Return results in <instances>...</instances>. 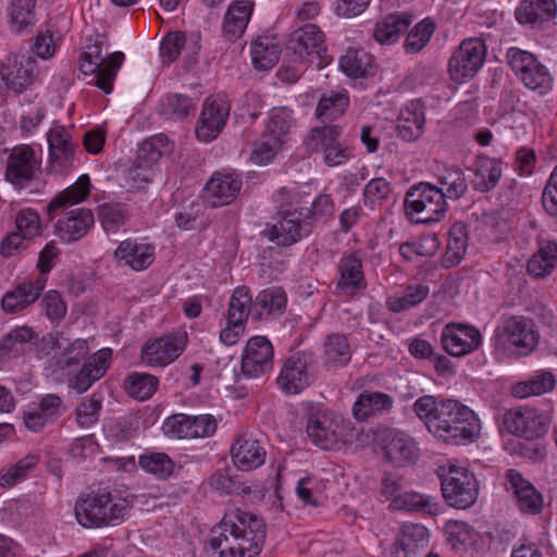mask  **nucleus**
<instances>
[{
  "label": "nucleus",
  "mask_w": 557,
  "mask_h": 557,
  "mask_svg": "<svg viewBox=\"0 0 557 557\" xmlns=\"http://www.w3.org/2000/svg\"><path fill=\"white\" fill-rule=\"evenodd\" d=\"M265 542L264 521L236 509L211 530L205 545L208 557H258Z\"/></svg>",
  "instance_id": "nucleus-1"
},
{
  "label": "nucleus",
  "mask_w": 557,
  "mask_h": 557,
  "mask_svg": "<svg viewBox=\"0 0 557 557\" xmlns=\"http://www.w3.org/2000/svg\"><path fill=\"white\" fill-rule=\"evenodd\" d=\"M89 187L90 181L88 175H82L73 185L59 193L47 207L51 219H53V212L64 209V212L55 223V234L65 243L83 238L94 225L95 219L91 210L86 208L69 210V208L84 201L88 197Z\"/></svg>",
  "instance_id": "nucleus-2"
},
{
  "label": "nucleus",
  "mask_w": 557,
  "mask_h": 557,
  "mask_svg": "<svg viewBox=\"0 0 557 557\" xmlns=\"http://www.w3.org/2000/svg\"><path fill=\"white\" fill-rule=\"evenodd\" d=\"M429 431L446 443L460 445L478 438L481 424L469 407L456 399H443L437 414L429 422Z\"/></svg>",
  "instance_id": "nucleus-3"
},
{
  "label": "nucleus",
  "mask_w": 557,
  "mask_h": 557,
  "mask_svg": "<svg viewBox=\"0 0 557 557\" xmlns=\"http://www.w3.org/2000/svg\"><path fill=\"white\" fill-rule=\"evenodd\" d=\"M131 503L106 490L92 491L77 498L74 506L76 521L86 529L120 525L128 513Z\"/></svg>",
  "instance_id": "nucleus-4"
},
{
  "label": "nucleus",
  "mask_w": 557,
  "mask_h": 557,
  "mask_svg": "<svg viewBox=\"0 0 557 557\" xmlns=\"http://www.w3.org/2000/svg\"><path fill=\"white\" fill-rule=\"evenodd\" d=\"M493 337L496 359L527 357L535 350L540 338L533 320L521 315L503 320Z\"/></svg>",
  "instance_id": "nucleus-5"
},
{
  "label": "nucleus",
  "mask_w": 557,
  "mask_h": 557,
  "mask_svg": "<svg viewBox=\"0 0 557 557\" xmlns=\"http://www.w3.org/2000/svg\"><path fill=\"white\" fill-rule=\"evenodd\" d=\"M404 206L408 219L417 224L438 222L447 211L443 189L429 183H420L410 187L406 194Z\"/></svg>",
  "instance_id": "nucleus-6"
},
{
  "label": "nucleus",
  "mask_w": 557,
  "mask_h": 557,
  "mask_svg": "<svg viewBox=\"0 0 557 557\" xmlns=\"http://www.w3.org/2000/svg\"><path fill=\"white\" fill-rule=\"evenodd\" d=\"M441 488L446 503L457 509L471 507L479 495L475 475L467 468L447 465L440 468Z\"/></svg>",
  "instance_id": "nucleus-7"
},
{
  "label": "nucleus",
  "mask_w": 557,
  "mask_h": 557,
  "mask_svg": "<svg viewBox=\"0 0 557 557\" xmlns=\"http://www.w3.org/2000/svg\"><path fill=\"white\" fill-rule=\"evenodd\" d=\"M507 61L527 88L540 95L552 90L553 77L548 69L533 53L519 48H510L507 52Z\"/></svg>",
  "instance_id": "nucleus-8"
},
{
  "label": "nucleus",
  "mask_w": 557,
  "mask_h": 557,
  "mask_svg": "<svg viewBox=\"0 0 557 557\" xmlns=\"http://www.w3.org/2000/svg\"><path fill=\"white\" fill-rule=\"evenodd\" d=\"M124 59V53L120 51L102 55L101 48L94 45L82 53L79 70L85 75H92L94 84L106 94H110Z\"/></svg>",
  "instance_id": "nucleus-9"
},
{
  "label": "nucleus",
  "mask_w": 557,
  "mask_h": 557,
  "mask_svg": "<svg viewBox=\"0 0 557 557\" xmlns=\"http://www.w3.org/2000/svg\"><path fill=\"white\" fill-rule=\"evenodd\" d=\"M486 51L485 41L482 38L465 39L448 61L450 79L457 84L472 79L485 61Z\"/></svg>",
  "instance_id": "nucleus-10"
},
{
  "label": "nucleus",
  "mask_w": 557,
  "mask_h": 557,
  "mask_svg": "<svg viewBox=\"0 0 557 557\" xmlns=\"http://www.w3.org/2000/svg\"><path fill=\"white\" fill-rule=\"evenodd\" d=\"M41 173V160L28 145L16 146L7 159L4 177L17 190L37 180Z\"/></svg>",
  "instance_id": "nucleus-11"
},
{
  "label": "nucleus",
  "mask_w": 557,
  "mask_h": 557,
  "mask_svg": "<svg viewBox=\"0 0 557 557\" xmlns=\"http://www.w3.org/2000/svg\"><path fill=\"white\" fill-rule=\"evenodd\" d=\"M374 442L383 458L396 467L408 466L418 459L419 450L414 440L401 431L381 430L376 433Z\"/></svg>",
  "instance_id": "nucleus-12"
},
{
  "label": "nucleus",
  "mask_w": 557,
  "mask_h": 557,
  "mask_svg": "<svg viewBox=\"0 0 557 557\" xmlns=\"http://www.w3.org/2000/svg\"><path fill=\"white\" fill-rule=\"evenodd\" d=\"M504 428L525 440L542 437L548 430L547 417L535 408L521 406L510 409L503 417Z\"/></svg>",
  "instance_id": "nucleus-13"
},
{
  "label": "nucleus",
  "mask_w": 557,
  "mask_h": 557,
  "mask_svg": "<svg viewBox=\"0 0 557 557\" xmlns=\"http://www.w3.org/2000/svg\"><path fill=\"white\" fill-rule=\"evenodd\" d=\"M112 350L102 348L89 356L78 370H71L64 373L66 385L76 394L86 393L97 381H99L110 368Z\"/></svg>",
  "instance_id": "nucleus-14"
},
{
  "label": "nucleus",
  "mask_w": 557,
  "mask_h": 557,
  "mask_svg": "<svg viewBox=\"0 0 557 557\" xmlns=\"http://www.w3.org/2000/svg\"><path fill=\"white\" fill-rule=\"evenodd\" d=\"M312 358L306 352H296L286 359L276 380L286 394H298L313 381Z\"/></svg>",
  "instance_id": "nucleus-15"
},
{
  "label": "nucleus",
  "mask_w": 557,
  "mask_h": 557,
  "mask_svg": "<svg viewBox=\"0 0 557 557\" xmlns=\"http://www.w3.org/2000/svg\"><path fill=\"white\" fill-rule=\"evenodd\" d=\"M186 344V332L166 334L145 344L141 349V360L151 367H165L183 354Z\"/></svg>",
  "instance_id": "nucleus-16"
},
{
  "label": "nucleus",
  "mask_w": 557,
  "mask_h": 557,
  "mask_svg": "<svg viewBox=\"0 0 557 557\" xmlns=\"http://www.w3.org/2000/svg\"><path fill=\"white\" fill-rule=\"evenodd\" d=\"M274 350L265 336L251 337L242 356V373L248 379H258L273 368Z\"/></svg>",
  "instance_id": "nucleus-17"
},
{
  "label": "nucleus",
  "mask_w": 557,
  "mask_h": 557,
  "mask_svg": "<svg viewBox=\"0 0 557 557\" xmlns=\"http://www.w3.org/2000/svg\"><path fill=\"white\" fill-rule=\"evenodd\" d=\"M38 62L34 57L12 54L2 65L1 76L8 88L22 92L39 77Z\"/></svg>",
  "instance_id": "nucleus-18"
},
{
  "label": "nucleus",
  "mask_w": 557,
  "mask_h": 557,
  "mask_svg": "<svg viewBox=\"0 0 557 557\" xmlns=\"http://www.w3.org/2000/svg\"><path fill=\"white\" fill-rule=\"evenodd\" d=\"M307 433L320 448L336 449L344 437V425L339 419L327 412L311 414L307 422Z\"/></svg>",
  "instance_id": "nucleus-19"
},
{
  "label": "nucleus",
  "mask_w": 557,
  "mask_h": 557,
  "mask_svg": "<svg viewBox=\"0 0 557 557\" xmlns=\"http://www.w3.org/2000/svg\"><path fill=\"white\" fill-rule=\"evenodd\" d=\"M444 350L454 357H463L482 344V334L471 325L448 323L441 334Z\"/></svg>",
  "instance_id": "nucleus-20"
},
{
  "label": "nucleus",
  "mask_w": 557,
  "mask_h": 557,
  "mask_svg": "<svg viewBox=\"0 0 557 557\" xmlns=\"http://www.w3.org/2000/svg\"><path fill=\"white\" fill-rule=\"evenodd\" d=\"M298 60L315 55L323 62L326 53L325 35L315 24H306L294 30L286 44Z\"/></svg>",
  "instance_id": "nucleus-21"
},
{
  "label": "nucleus",
  "mask_w": 557,
  "mask_h": 557,
  "mask_svg": "<svg viewBox=\"0 0 557 557\" xmlns=\"http://www.w3.org/2000/svg\"><path fill=\"white\" fill-rule=\"evenodd\" d=\"M230 103L223 98L208 99L202 108L196 135L202 141H211L223 129L230 115Z\"/></svg>",
  "instance_id": "nucleus-22"
},
{
  "label": "nucleus",
  "mask_w": 557,
  "mask_h": 557,
  "mask_svg": "<svg viewBox=\"0 0 557 557\" xmlns=\"http://www.w3.org/2000/svg\"><path fill=\"white\" fill-rule=\"evenodd\" d=\"M240 188L242 180L237 175L215 172L205 186L203 201L211 208L230 205Z\"/></svg>",
  "instance_id": "nucleus-23"
},
{
  "label": "nucleus",
  "mask_w": 557,
  "mask_h": 557,
  "mask_svg": "<svg viewBox=\"0 0 557 557\" xmlns=\"http://www.w3.org/2000/svg\"><path fill=\"white\" fill-rule=\"evenodd\" d=\"M64 411L63 399L57 394H47L40 398L37 408L24 412V424L29 431L39 432L47 423L59 419Z\"/></svg>",
  "instance_id": "nucleus-24"
},
{
  "label": "nucleus",
  "mask_w": 557,
  "mask_h": 557,
  "mask_svg": "<svg viewBox=\"0 0 557 557\" xmlns=\"http://www.w3.org/2000/svg\"><path fill=\"white\" fill-rule=\"evenodd\" d=\"M232 460L234 466L242 471H250L264 463L265 449L260 442L251 435H239L232 445Z\"/></svg>",
  "instance_id": "nucleus-25"
},
{
  "label": "nucleus",
  "mask_w": 557,
  "mask_h": 557,
  "mask_svg": "<svg viewBox=\"0 0 557 557\" xmlns=\"http://www.w3.org/2000/svg\"><path fill=\"white\" fill-rule=\"evenodd\" d=\"M339 278L336 284L337 294L352 297L367 286L362 260L356 253L344 256L337 267Z\"/></svg>",
  "instance_id": "nucleus-26"
},
{
  "label": "nucleus",
  "mask_w": 557,
  "mask_h": 557,
  "mask_svg": "<svg viewBox=\"0 0 557 557\" xmlns=\"http://www.w3.org/2000/svg\"><path fill=\"white\" fill-rule=\"evenodd\" d=\"M46 282L47 280L44 276L22 282L3 296L1 301L3 310L15 313L25 309L39 298Z\"/></svg>",
  "instance_id": "nucleus-27"
},
{
  "label": "nucleus",
  "mask_w": 557,
  "mask_h": 557,
  "mask_svg": "<svg viewBox=\"0 0 557 557\" xmlns=\"http://www.w3.org/2000/svg\"><path fill=\"white\" fill-rule=\"evenodd\" d=\"M445 533L447 544L457 554L481 552L484 547L483 537L466 522L449 521L445 527Z\"/></svg>",
  "instance_id": "nucleus-28"
},
{
  "label": "nucleus",
  "mask_w": 557,
  "mask_h": 557,
  "mask_svg": "<svg viewBox=\"0 0 557 557\" xmlns=\"http://www.w3.org/2000/svg\"><path fill=\"white\" fill-rule=\"evenodd\" d=\"M286 212L287 214L282 220L263 231L271 242L283 247L292 246L308 234L300 223V213L289 210Z\"/></svg>",
  "instance_id": "nucleus-29"
},
{
  "label": "nucleus",
  "mask_w": 557,
  "mask_h": 557,
  "mask_svg": "<svg viewBox=\"0 0 557 557\" xmlns=\"http://www.w3.org/2000/svg\"><path fill=\"white\" fill-rule=\"evenodd\" d=\"M425 125L424 107L419 100L410 101L400 110L397 122V135L405 141L418 140Z\"/></svg>",
  "instance_id": "nucleus-30"
},
{
  "label": "nucleus",
  "mask_w": 557,
  "mask_h": 557,
  "mask_svg": "<svg viewBox=\"0 0 557 557\" xmlns=\"http://www.w3.org/2000/svg\"><path fill=\"white\" fill-rule=\"evenodd\" d=\"M506 480L509 484L508 488L512 490L517 497L521 511L535 515L542 510V495L518 471L513 469L508 470L506 472Z\"/></svg>",
  "instance_id": "nucleus-31"
},
{
  "label": "nucleus",
  "mask_w": 557,
  "mask_h": 557,
  "mask_svg": "<svg viewBox=\"0 0 557 557\" xmlns=\"http://www.w3.org/2000/svg\"><path fill=\"white\" fill-rule=\"evenodd\" d=\"M513 185L515 181L512 180L500 195L502 208L495 209L492 216H490V232L495 233V242H500L507 237L515 224L516 211L512 207L515 201Z\"/></svg>",
  "instance_id": "nucleus-32"
},
{
  "label": "nucleus",
  "mask_w": 557,
  "mask_h": 557,
  "mask_svg": "<svg viewBox=\"0 0 557 557\" xmlns=\"http://www.w3.org/2000/svg\"><path fill=\"white\" fill-rule=\"evenodd\" d=\"M252 11L253 2L250 0H236L231 3L222 26L223 34L230 41H235L243 36Z\"/></svg>",
  "instance_id": "nucleus-33"
},
{
  "label": "nucleus",
  "mask_w": 557,
  "mask_h": 557,
  "mask_svg": "<svg viewBox=\"0 0 557 557\" xmlns=\"http://www.w3.org/2000/svg\"><path fill=\"white\" fill-rule=\"evenodd\" d=\"M394 406L393 398L382 392L363 391L352 406L356 420L367 421L371 417L389 412Z\"/></svg>",
  "instance_id": "nucleus-34"
},
{
  "label": "nucleus",
  "mask_w": 557,
  "mask_h": 557,
  "mask_svg": "<svg viewBox=\"0 0 557 557\" xmlns=\"http://www.w3.org/2000/svg\"><path fill=\"white\" fill-rule=\"evenodd\" d=\"M555 0H522L516 9V18L520 24L541 26L556 14Z\"/></svg>",
  "instance_id": "nucleus-35"
},
{
  "label": "nucleus",
  "mask_w": 557,
  "mask_h": 557,
  "mask_svg": "<svg viewBox=\"0 0 557 557\" xmlns=\"http://www.w3.org/2000/svg\"><path fill=\"white\" fill-rule=\"evenodd\" d=\"M287 297L280 287H270L261 290L251 307L252 318L260 320L263 317H281L286 308Z\"/></svg>",
  "instance_id": "nucleus-36"
},
{
  "label": "nucleus",
  "mask_w": 557,
  "mask_h": 557,
  "mask_svg": "<svg viewBox=\"0 0 557 557\" xmlns=\"http://www.w3.org/2000/svg\"><path fill=\"white\" fill-rule=\"evenodd\" d=\"M429 544V531L421 524H406L403 527L400 535L394 543L395 557H410L420 548H425Z\"/></svg>",
  "instance_id": "nucleus-37"
},
{
  "label": "nucleus",
  "mask_w": 557,
  "mask_h": 557,
  "mask_svg": "<svg viewBox=\"0 0 557 557\" xmlns=\"http://www.w3.org/2000/svg\"><path fill=\"white\" fill-rule=\"evenodd\" d=\"M55 347L59 351L53 356L54 366L63 374L88 359L89 347L85 339L77 338L66 346L57 339Z\"/></svg>",
  "instance_id": "nucleus-38"
},
{
  "label": "nucleus",
  "mask_w": 557,
  "mask_h": 557,
  "mask_svg": "<svg viewBox=\"0 0 557 557\" xmlns=\"http://www.w3.org/2000/svg\"><path fill=\"white\" fill-rule=\"evenodd\" d=\"M115 258L135 271L148 268L153 261V248L149 245L136 244L129 239L123 240L117 246Z\"/></svg>",
  "instance_id": "nucleus-39"
},
{
  "label": "nucleus",
  "mask_w": 557,
  "mask_h": 557,
  "mask_svg": "<svg viewBox=\"0 0 557 557\" xmlns=\"http://www.w3.org/2000/svg\"><path fill=\"white\" fill-rule=\"evenodd\" d=\"M37 0H10L7 14L9 26L15 34L30 30L36 24Z\"/></svg>",
  "instance_id": "nucleus-40"
},
{
  "label": "nucleus",
  "mask_w": 557,
  "mask_h": 557,
  "mask_svg": "<svg viewBox=\"0 0 557 557\" xmlns=\"http://www.w3.org/2000/svg\"><path fill=\"white\" fill-rule=\"evenodd\" d=\"M556 385L555 375L549 370H539L529 379L519 381L511 386V395L522 399L549 393Z\"/></svg>",
  "instance_id": "nucleus-41"
},
{
  "label": "nucleus",
  "mask_w": 557,
  "mask_h": 557,
  "mask_svg": "<svg viewBox=\"0 0 557 557\" xmlns=\"http://www.w3.org/2000/svg\"><path fill=\"white\" fill-rule=\"evenodd\" d=\"M468 247L466 224L456 222L449 230L447 246L442 258V265L450 269L458 265L463 259Z\"/></svg>",
  "instance_id": "nucleus-42"
},
{
  "label": "nucleus",
  "mask_w": 557,
  "mask_h": 557,
  "mask_svg": "<svg viewBox=\"0 0 557 557\" xmlns=\"http://www.w3.org/2000/svg\"><path fill=\"white\" fill-rule=\"evenodd\" d=\"M51 166L55 170H62L71 164L74 149L70 141V136L63 127H57L50 131L48 135Z\"/></svg>",
  "instance_id": "nucleus-43"
},
{
  "label": "nucleus",
  "mask_w": 557,
  "mask_h": 557,
  "mask_svg": "<svg viewBox=\"0 0 557 557\" xmlns=\"http://www.w3.org/2000/svg\"><path fill=\"white\" fill-rule=\"evenodd\" d=\"M410 23V16L406 14H389L375 24L373 37L381 45H391L408 29Z\"/></svg>",
  "instance_id": "nucleus-44"
},
{
  "label": "nucleus",
  "mask_w": 557,
  "mask_h": 557,
  "mask_svg": "<svg viewBox=\"0 0 557 557\" xmlns=\"http://www.w3.org/2000/svg\"><path fill=\"white\" fill-rule=\"evenodd\" d=\"M349 104L347 91H332L320 98L315 109V116L324 125L332 124L333 121L341 117Z\"/></svg>",
  "instance_id": "nucleus-45"
},
{
  "label": "nucleus",
  "mask_w": 557,
  "mask_h": 557,
  "mask_svg": "<svg viewBox=\"0 0 557 557\" xmlns=\"http://www.w3.org/2000/svg\"><path fill=\"white\" fill-rule=\"evenodd\" d=\"M250 54L257 70L269 71L278 62L281 49L274 39L264 36L252 42Z\"/></svg>",
  "instance_id": "nucleus-46"
},
{
  "label": "nucleus",
  "mask_w": 557,
  "mask_h": 557,
  "mask_svg": "<svg viewBox=\"0 0 557 557\" xmlns=\"http://www.w3.org/2000/svg\"><path fill=\"white\" fill-rule=\"evenodd\" d=\"M557 263V244L546 242L541 245L539 250L528 262V272L534 277H544L548 275Z\"/></svg>",
  "instance_id": "nucleus-47"
},
{
  "label": "nucleus",
  "mask_w": 557,
  "mask_h": 557,
  "mask_svg": "<svg viewBox=\"0 0 557 557\" xmlns=\"http://www.w3.org/2000/svg\"><path fill=\"white\" fill-rule=\"evenodd\" d=\"M351 358V349L345 335L334 333L324 342V359L329 367H344Z\"/></svg>",
  "instance_id": "nucleus-48"
},
{
  "label": "nucleus",
  "mask_w": 557,
  "mask_h": 557,
  "mask_svg": "<svg viewBox=\"0 0 557 557\" xmlns=\"http://www.w3.org/2000/svg\"><path fill=\"white\" fill-rule=\"evenodd\" d=\"M196 102L182 94H169L160 102V112L172 120H184L195 113Z\"/></svg>",
  "instance_id": "nucleus-49"
},
{
  "label": "nucleus",
  "mask_w": 557,
  "mask_h": 557,
  "mask_svg": "<svg viewBox=\"0 0 557 557\" xmlns=\"http://www.w3.org/2000/svg\"><path fill=\"white\" fill-rule=\"evenodd\" d=\"M444 193V199H459L468 189L463 172L458 168H444L437 175Z\"/></svg>",
  "instance_id": "nucleus-50"
},
{
  "label": "nucleus",
  "mask_w": 557,
  "mask_h": 557,
  "mask_svg": "<svg viewBox=\"0 0 557 557\" xmlns=\"http://www.w3.org/2000/svg\"><path fill=\"white\" fill-rule=\"evenodd\" d=\"M342 128L335 124L313 127L305 140L306 148L311 152H325L339 139Z\"/></svg>",
  "instance_id": "nucleus-51"
},
{
  "label": "nucleus",
  "mask_w": 557,
  "mask_h": 557,
  "mask_svg": "<svg viewBox=\"0 0 557 557\" xmlns=\"http://www.w3.org/2000/svg\"><path fill=\"white\" fill-rule=\"evenodd\" d=\"M293 123V113L286 108H275L271 110L265 129L262 133L273 139L284 144L287 139Z\"/></svg>",
  "instance_id": "nucleus-52"
},
{
  "label": "nucleus",
  "mask_w": 557,
  "mask_h": 557,
  "mask_svg": "<svg viewBox=\"0 0 557 557\" xmlns=\"http://www.w3.org/2000/svg\"><path fill=\"white\" fill-rule=\"evenodd\" d=\"M372 66L371 55L364 51L347 50L339 59V69L349 77L359 78L369 74Z\"/></svg>",
  "instance_id": "nucleus-53"
},
{
  "label": "nucleus",
  "mask_w": 557,
  "mask_h": 557,
  "mask_svg": "<svg viewBox=\"0 0 557 557\" xmlns=\"http://www.w3.org/2000/svg\"><path fill=\"white\" fill-rule=\"evenodd\" d=\"M98 218L107 233H116L125 225L128 212L122 203L106 202L98 207Z\"/></svg>",
  "instance_id": "nucleus-54"
},
{
  "label": "nucleus",
  "mask_w": 557,
  "mask_h": 557,
  "mask_svg": "<svg viewBox=\"0 0 557 557\" xmlns=\"http://www.w3.org/2000/svg\"><path fill=\"white\" fill-rule=\"evenodd\" d=\"M159 385L157 376L148 373H131L125 381V389L128 395L138 400L150 398Z\"/></svg>",
  "instance_id": "nucleus-55"
},
{
  "label": "nucleus",
  "mask_w": 557,
  "mask_h": 557,
  "mask_svg": "<svg viewBox=\"0 0 557 557\" xmlns=\"http://www.w3.org/2000/svg\"><path fill=\"white\" fill-rule=\"evenodd\" d=\"M435 30V24L430 18H424L416 24L407 34L404 41V50L408 54H416L423 50Z\"/></svg>",
  "instance_id": "nucleus-56"
},
{
  "label": "nucleus",
  "mask_w": 557,
  "mask_h": 557,
  "mask_svg": "<svg viewBox=\"0 0 557 557\" xmlns=\"http://www.w3.org/2000/svg\"><path fill=\"white\" fill-rule=\"evenodd\" d=\"M252 305L253 301L247 287L240 286L235 288L228 304V321L246 324L248 315H252Z\"/></svg>",
  "instance_id": "nucleus-57"
},
{
  "label": "nucleus",
  "mask_w": 557,
  "mask_h": 557,
  "mask_svg": "<svg viewBox=\"0 0 557 557\" xmlns=\"http://www.w3.org/2000/svg\"><path fill=\"white\" fill-rule=\"evenodd\" d=\"M102 408V395L94 393L85 397L75 408L74 414L76 423L81 428H89L99 420L100 410Z\"/></svg>",
  "instance_id": "nucleus-58"
},
{
  "label": "nucleus",
  "mask_w": 557,
  "mask_h": 557,
  "mask_svg": "<svg viewBox=\"0 0 557 557\" xmlns=\"http://www.w3.org/2000/svg\"><path fill=\"white\" fill-rule=\"evenodd\" d=\"M38 457L34 454H28L16 463L4 468L0 472V485L3 487H11L24 480L26 475L37 466Z\"/></svg>",
  "instance_id": "nucleus-59"
},
{
  "label": "nucleus",
  "mask_w": 557,
  "mask_h": 557,
  "mask_svg": "<svg viewBox=\"0 0 557 557\" xmlns=\"http://www.w3.org/2000/svg\"><path fill=\"white\" fill-rule=\"evenodd\" d=\"M34 337V332L28 326H20L12 330L0 342L1 356H20L24 351V346Z\"/></svg>",
  "instance_id": "nucleus-60"
},
{
  "label": "nucleus",
  "mask_w": 557,
  "mask_h": 557,
  "mask_svg": "<svg viewBox=\"0 0 557 557\" xmlns=\"http://www.w3.org/2000/svg\"><path fill=\"white\" fill-rule=\"evenodd\" d=\"M16 232L28 242L34 240L44 232L41 219L38 212L30 208L21 209L14 220Z\"/></svg>",
  "instance_id": "nucleus-61"
},
{
  "label": "nucleus",
  "mask_w": 557,
  "mask_h": 557,
  "mask_svg": "<svg viewBox=\"0 0 557 557\" xmlns=\"http://www.w3.org/2000/svg\"><path fill=\"white\" fill-rule=\"evenodd\" d=\"M139 466L159 479H168L172 475L175 465L172 459L163 453H150L139 457Z\"/></svg>",
  "instance_id": "nucleus-62"
},
{
  "label": "nucleus",
  "mask_w": 557,
  "mask_h": 557,
  "mask_svg": "<svg viewBox=\"0 0 557 557\" xmlns=\"http://www.w3.org/2000/svg\"><path fill=\"white\" fill-rule=\"evenodd\" d=\"M430 289L425 285H410L400 297L389 298L387 301L388 309L394 312L408 310L422 302L429 295Z\"/></svg>",
  "instance_id": "nucleus-63"
},
{
  "label": "nucleus",
  "mask_w": 557,
  "mask_h": 557,
  "mask_svg": "<svg viewBox=\"0 0 557 557\" xmlns=\"http://www.w3.org/2000/svg\"><path fill=\"white\" fill-rule=\"evenodd\" d=\"M393 506L396 509L409 511H423L428 513L436 512L437 503L434 498L418 493H405L393 499Z\"/></svg>",
  "instance_id": "nucleus-64"
}]
</instances>
